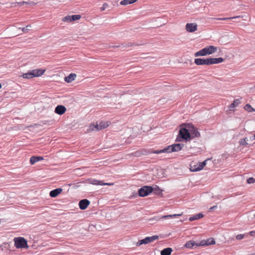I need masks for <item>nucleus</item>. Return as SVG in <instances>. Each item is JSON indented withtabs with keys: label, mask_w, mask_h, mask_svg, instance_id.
Returning <instances> with one entry per match:
<instances>
[{
	"label": "nucleus",
	"mask_w": 255,
	"mask_h": 255,
	"mask_svg": "<svg viewBox=\"0 0 255 255\" xmlns=\"http://www.w3.org/2000/svg\"><path fill=\"white\" fill-rule=\"evenodd\" d=\"M184 147V144L181 143H176L170 145L167 147L161 149L153 150L151 153L155 154H160L162 153H171L172 152H177L181 150Z\"/></svg>",
	"instance_id": "f257e3e1"
},
{
	"label": "nucleus",
	"mask_w": 255,
	"mask_h": 255,
	"mask_svg": "<svg viewBox=\"0 0 255 255\" xmlns=\"http://www.w3.org/2000/svg\"><path fill=\"white\" fill-rule=\"evenodd\" d=\"M217 50V48L214 46L210 45L197 51L194 54L195 57L204 56L212 54Z\"/></svg>",
	"instance_id": "f03ea898"
},
{
	"label": "nucleus",
	"mask_w": 255,
	"mask_h": 255,
	"mask_svg": "<svg viewBox=\"0 0 255 255\" xmlns=\"http://www.w3.org/2000/svg\"><path fill=\"white\" fill-rule=\"evenodd\" d=\"M44 70L43 69H35L30 70L26 73H24L22 76L25 79H31L35 77H39L41 76L44 72Z\"/></svg>",
	"instance_id": "7ed1b4c3"
},
{
	"label": "nucleus",
	"mask_w": 255,
	"mask_h": 255,
	"mask_svg": "<svg viewBox=\"0 0 255 255\" xmlns=\"http://www.w3.org/2000/svg\"><path fill=\"white\" fill-rule=\"evenodd\" d=\"M190 138L191 133H190L189 129H187L186 128H182L179 130V133L176 141H180L182 139L187 140Z\"/></svg>",
	"instance_id": "20e7f679"
},
{
	"label": "nucleus",
	"mask_w": 255,
	"mask_h": 255,
	"mask_svg": "<svg viewBox=\"0 0 255 255\" xmlns=\"http://www.w3.org/2000/svg\"><path fill=\"white\" fill-rule=\"evenodd\" d=\"M14 242L15 247L17 249H27L28 248L26 240L23 237L15 238Z\"/></svg>",
	"instance_id": "39448f33"
},
{
	"label": "nucleus",
	"mask_w": 255,
	"mask_h": 255,
	"mask_svg": "<svg viewBox=\"0 0 255 255\" xmlns=\"http://www.w3.org/2000/svg\"><path fill=\"white\" fill-rule=\"evenodd\" d=\"M153 188L150 186H144L138 190V195L140 197H145L152 192Z\"/></svg>",
	"instance_id": "423d86ee"
},
{
	"label": "nucleus",
	"mask_w": 255,
	"mask_h": 255,
	"mask_svg": "<svg viewBox=\"0 0 255 255\" xmlns=\"http://www.w3.org/2000/svg\"><path fill=\"white\" fill-rule=\"evenodd\" d=\"M158 236L157 235L153 236L152 237H146L144 239L139 240L137 243L136 245L139 246L143 244H147L153 242L154 240L157 239Z\"/></svg>",
	"instance_id": "0eeeda50"
},
{
	"label": "nucleus",
	"mask_w": 255,
	"mask_h": 255,
	"mask_svg": "<svg viewBox=\"0 0 255 255\" xmlns=\"http://www.w3.org/2000/svg\"><path fill=\"white\" fill-rule=\"evenodd\" d=\"M194 63L197 65H210L209 58H196Z\"/></svg>",
	"instance_id": "6e6552de"
},
{
	"label": "nucleus",
	"mask_w": 255,
	"mask_h": 255,
	"mask_svg": "<svg viewBox=\"0 0 255 255\" xmlns=\"http://www.w3.org/2000/svg\"><path fill=\"white\" fill-rule=\"evenodd\" d=\"M109 126V123L107 122H101L99 124H97L92 128L93 130H100L104 129Z\"/></svg>",
	"instance_id": "1a4fd4ad"
},
{
	"label": "nucleus",
	"mask_w": 255,
	"mask_h": 255,
	"mask_svg": "<svg viewBox=\"0 0 255 255\" xmlns=\"http://www.w3.org/2000/svg\"><path fill=\"white\" fill-rule=\"evenodd\" d=\"M190 133H191V138L197 137L200 136V134L197 128L193 126L189 127Z\"/></svg>",
	"instance_id": "9d476101"
},
{
	"label": "nucleus",
	"mask_w": 255,
	"mask_h": 255,
	"mask_svg": "<svg viewBox=\"0 0 255 255\" xmlns=\"http://www.w3.org/2000/svg\"><path fill=\"white\" fill-rule=\"evenodd\" d=\"M197 29V24L195 23H188L186 25V30L189 32H193Z\"/></svg>",
	"instance_id": "9b49d317"
},
{
	"label": "nucleus",
	"mask_w": 255,
	"mask_h": 255,
	"mask_svg": "<svg viewBox=\"0 0 255 255\" xmlns=\"http://www.w3.org/2000/svg\"><path fill=\"white\" fill-rule=\"evenodd\" d=\"M89 181V183L90 184H92L93 185H100L111 186V185H113L114 184L113 183H104V182H103V181L98 180H96V179H90Z\"/></svg>",
	"instance_id": "f8f14e48"
},
{
	"label": "nucleus",
	"mask_w": 255,
	"mask_h": 255,
	"mask_svg": "<svg viewBox=\"0 0 255 255\" xmlns=\"http://www.w3.org/2000/svg\"><path fill=\"white\" fill-rule=\"evenodd\" d=\"M90 203V201L87 199L81 200L79 203V208L81 210H85L89 205Z\"/></svg>",
	"instance_id": "ddd939ff"
},
{
	"label": "nucleus",
	"mask_w": 255,
	"mask_h": 255,
	"mask_svg": "<svg viewBox=\"0 0 255 255\" xmlns=\"http://www.w3.org/2000/svg\"><path fill=\"white\" fill-rule=\"evenodd\" d=\"M66 109L63 105H58L55 109V112L60 115L63 114L66 112Z\"/></svg>",
	"instance_id": "4468645a"
},
{
	"label": "nucleus",
	"mask_w": 255,
	"mask_h": 255,
	"mask_svg": "<svg viewBox=\"0 0 255 255\" xmlns=\"http://www.w3.org/2000/svg\"><path fill=\"white\" fill-rule=\"evenodd\" d=\"M223 61L224 59L222 57L209 58L210 65L221 63Z\"/></svg>",
	"instance_id": "2eb2a0df"
},
{
	"label": "nucleus",
	"mask_w": 255,
	"mask_h": 255,
	"mask_svg": "<svg viewBox=\"0 0 255 255\" xmlns=\"http://www.w3.org/2000/svg\"><path fill=\"white\" fill-rule=\"evenodd\" d=\"M62 191V189L61 188H57L54 190H53L50 192L49 195L51 197H56L59 194H60Z\"/></svg>",
	"instance_id": "dca6fc26"
},
{
	"label": "nucleus",
	"mask_w": 255,
	"mask_h": 255,
	"mask_svg": "<svg viewBox=\"0 0 255 255\" xmlns=\"http://www.w3.org/2000/svg\"><path fill=\"white\" fill-rule=\"evenodd\" d=\"M42 160H43L42 156H33L30 158V163L31 165H33L36 162Z\"/></svg>",
	"instance_id": "f3484780"
},
{
	"label": "nucleus",
	"mask_w": 255,
	"mask_h": 255,
	"mask_svg": "<svg viewBox=\"0 0 255 255\" xmlns=\"http://www.w3.org/2000/svg\"><path fill=\"white\" fill-rule=\"evenodd\" d=\"M206 161L207 160H205L202 162L199 163V165H197V167L191 168V170L193 172H195V171H199V170H202L203 168V167L206 165Z\"/></svg>",
	"instance_id": "a211bd4d"
},
{
	"label": "nucleus",
	"mask_w": 255,
	"mask_h": 255,
	"mask_svg": "<svg viewBox=\"0 0 255 255\" xmlns=\"http://www.w3.org/2000/svg\"><path fill=\"white\" fill-rule=\"evenodd\" d=\"M76 77V74L71 73L69 76L65 78V81L67 83H70L73 80H74Z\"/></svg>",
	"instance_id": "6ab92c4d"
},
{
	"label": "nucleus",
	"mask_w": 255,
	"mask_h": 255,
	"mask_svg": "<svg viewBox=\"0 0 255 255\" xmlns=\"http://www.w3.org/2000/svg\"><path fill=\"white\" fill-rule=\"evenodd\" d=\"M241 103L240 99H236L230 105L229 108L230 110H231L232 109L234 108L237 107Z\"/></svg>",
	"instance_id": "aec40b11"
},
{
	"label": "nucleus",
	"mask_w": 255,
	"mask_h": 255,
	"mask_svg": "<svg viewBox=\"0 0 255 255\" xmlns=\"http://www.w3.org/2000/svg\"><path fill=\"white\" fill-rule=\"evenodd\" d=\"M203 215L202 213H199L198 214L195 215L192 217H190L189 219L190 221H193L194 220H198L202 217H203Z\"/></svg>",
	"instance_id": "412c9836"
},
{
	"label": "nucleus",
	"mask_w": 255,
	"mask_h": 255,
	"mask_svg": "<svg viewBox=\"0 0 255 255\" xmlns=\"http://www.w3.org/2000/svg\"><path fill=\"white\" fill-rule=\"evenodd\" d=\"M172 251V250L171 248H167L162 250L160 254L161 255H170Z\"/></svg>",
	"instance_id": "4be33fe9"
},
{
	"label": "nucleus",
	"mask_w": 255,
	"mask_h": 255,
	"mask_svg": "<svg viewBox=\"0 0 255 255\" xmlns=\"http://www.w3.org/2000/svg\"><path fill=\"white\" fill-rule=\"evenodd\" d=\"M194 246H198V245L194 241H189L187 242L185 245V247L187 248H191Z\"/></svg>",
	"instance_id": "5701e85b"
},
{
	"label": "nucleus",
	"mask_w": 255,
	"mask_h": 255,
	"mask_svg": "<svg viewBox=\"0 0 255 255\" xmlns=\"http://www.w3.org/2000/svg\"><path fill=\"white\" fill-rule=\"evenodd\" d=\"M137 0H123L120 2V4L124 5L128 4H132Z\"/></svg>",
	"instance_id": "b1692460"
},
{
	"label": "nucleus",
	"mask_w": 255,
	"mask_h": 255,
	"mask_svg": "<svg viewBox=\"0 0 255 255\" xmlns=\"http://www.w3.org/2000/svg\"><path fill=\"white\" fill-rule=\"evenodd\" d=\"M181 215V214H173V215H165V216H163L159 218H158V219L156 218V220H158L161 219H167L169 218H173V217H177V216H180Z\"/></svg>",
	"instance_id": "393cba45"
},
{
	"label": "nucleus",
	"mask_w": 255,
	"mask_h": 255,
	"mask_svg": "<svg viewBox=\"0 0 255 255\" xmlns=\"http://www.w3.org/2000/svg\"><path fill=\"white\" fill-rule=\"evenodd\" d=\"M240 17H241V16L239 15V16H233V17H231L212 18V19L219 20H225L237 18H240Z\"/></svg>",
	"instance_id": "a878e982"
},
{
	"label": "nucleus",
	"mask_w": 255,
	"mask_h": 255,
	"mask_svg": "<svg viewBox=\"0 0 255 255\" xmlns=\"http://www.w3.org/2000/svg\"><path fill=\"white\" fill-rule=\"evenodd\" d=\"M248 141V138L245 137L244 138L241 139L239 141V143L241 145L247 146V145H248V143L247 142Z\"/></svg>",
	"instance_id": "bb28decb"
},
{
	"label": "nucleus",
	"mask_w": 255,
	"mask_h": 255,
	"mask_svg": "<svg viewBox=\"0 0 255 255\" xmlns=\"http://www.w3.org/2000/svg\"><path fill=\"white\" fill-rule=\"evenodd\" d=\"M245 109L248 111H249V112H255V109H254L253 108H252L251 107V106L249 104H247L245 106Z\"/></svg>",
	"instance_id": "cd10ccee"
},
{
	"label": "nucleus",
	"mask_w": 255,
	"mask_h": 255,
	"mask_svg": "<svg viewBox=\"0 0 255 255\" xmlns=\"http://www.w3.org/2000/svg\"><path fill=\"white\" fill-rule=\"evenodd\" d=\"M153 190H152V192L155 194L159 195L162 192V190H160V189L158 187L156 186L155 188H153Z\"/></svg>",
	"instance_id": "c85d7f7f"
},
{
	"label": "nucleus",
	"mask_w": 255,
	"mask_h": 255,
	"mask_svg": "<svg viewBox=\"0 0 255 255\" xmlns=\"http://www.w3.org/2000/svg\"><path fill=\"white\" fill-rule=\"evenodd\" d=\"M31 27L30 25H27L25 27H23L22 28H18L19 29H21L22 32L24 33H27L29 30V28Z\"/></svg>",
	"instance_id": "c756f323"
},
{
	"label": "nucleus",
	"mask_w": 255,
	"mask_h": 255,
	"mask_svg": "<svg viewBox=\"0 0 255 255\" xmlns=\"http://www.w3.org/2000/svg\"><path fill=\"white\" fill-rule=\"evenodd\" d=\"M71 17V15L66 16L62 18V21L64 22H71L72 21Z\"/></svg>",
	"instance_id": "7c9ffc66"
},
{
	"label": "nucleus",
	"mask_w": 255,
	"mask_h": 255,
	"mask_svg": "<svg viewBox=\"0 0 255 255\" xmlns=\"http://www.w3.org/2000/svg\"><path fill=\"white\" fill-rule=\"evenodd\" d=\"M71 18L72 19V21L78 20L81 18V15H71Z\"/></svg>",
	"instance_id": "2f4dec72"
},
{
	"label": "nucleus",
	"mask_w": 255,
	"mask_h": 255,
	"mask_svg": "<svg viewBox=\"0 0 255 255\" xmlns=\"http://www.w3.org/2000/svg\"><path fill=\"white\" fill-rule=\"evenodd\" d=\"M215 244V241L214 240V239H209L207 241H206L205 245H214ZM202 245H205V244H203Z\"/></svg>",
	"instance_id": "473e14b6"
},
{
	"label": "nucleus",
	"mask_w": 255,
	"mask_h": 255,
	"mask_svg": "<svg viewBox=\"0 0 255 255\" xmlns=\"http://www.w3.org/2000/svg\"><path fill=\"white\" fill-rule=\"evenodd\" d=\"M255 182V179L253 177H250L247 179V183L249 184H252Z\"/></svg>",
	"instance_id": "72a5a7b5"
},
{
	"label": "nucleus",
	"mask_w": 255,
	"mask_h": 255,
	"mask_svg": "<svg viewBox=\"0 0 255 255\" xmlns=\"http://www.w3.org/2000/svg\"><path fill=\"white\" fill-rule=\"evenodd\" d=\"M245 235L244 234H239L236 236V239L238 240H241L244 238Z\"/></svg>",
	"instance_id": "f704fd0d"
},
{
	"label": "nucleus",
	"mask_w": 255,
	"mask_h": 255,
	"mask_svg": "<svg viewBox=\"0 0 255 255\" xmlns=\"http://www.w3.org/2000/svg\"><path fill=\"white\" fill-rule=\"evenodd\" d=\"M108 6V4L107 3H104L102 6L101 7L100 10L101 11H104L105 10L106 8Z\"/></svg>",
	"instance_id": "c9c22d12"
},
{
	"label": "nucleus",
	"mask_w": 255,
	"mask_h": 255,
	"mask_svg": "<svg viewBox=\"0 0 255 255\" xmlns=\"http://www.w3.org/2000/svg\"><path fill=\"white\" fill-rule=\"evenodd\" d=\"M249 234L251 236H253V237L255 236V231H252L250 232Z\"/></svg>",
	"instance_id": "e433bc0d"
},
{
	"label": "nucleus",
	"mask_w": 255,
	"mask_h": 255,
	"mask_svg": "<svg viewBox=\"0 0 255 255\" xmlns=\"http://www.w3.org/2000/svg\"><path fill=\"white\" fill-rule=\"evenodd\" d=\"M17 3L19 6H21V5H23L24 3H28V2H26V1H21V2H17Z\"/></svg>",
	"instance_id": "4c0bfd02"
},
{
	"label": "nucleus",
	"mask_w": 255,
	"mask_h": 255,
	"mask_svg": "<svg viewBox=\"0 0 255 255\" xmlns=\"http://www.w3.org/2000/svg\"><path fill=\"white\" fill-rule=\"evenodd\" d=\"M217 207V206H213V207H211L210 208V210H211H211H213V209H214L216 208Z\"/></svg>",
	"instance_id": "58836bf2"
},
{
	"label": "nucleus",
	"mask_w": 255,
	"mask_h": 255,
	"mask_svg": "<svg viewBox=\"0 0 255 255\" xmlns=\"http://www.w3.org/2000/svg\"><path fill=\"white\" fill-rule=\"evenodd\" d=\"M254 135L253 136H251V137H250V139L251 140H255V138H254Z\"/></svg>",
	"instance_id": "ea45409f"
},
{
	"label": "nucleus",
	"mask_w": 255,
	"mask_h": 255,
	"mask_svg": "<svg viewBox=\"0 0 255 255\" xmlns=\"http://www.w3.org/2000/svg\"><path fill=\"white\" fill-rule=\"evenodd\" d=\"M131 45H132V44L131 43H129L128 45V46H131Z\"/></svg>",
	"instance_id": "a19ab883"
},
{
	"label": "nucleus",
	"mask_w": 255,
	"mask_h": 255,
	"mask_svg": "<svg viewBox=\"0 0 255 255\" xmlns=\"http://www.w3.org/2000/svg\"><path fill=\"white\" fill-rule=\"evenodd\" d=\"M116 47H121V46H120V45H118V46H116Z\"/></svg>",
	"instance_id": "79ce46f5"
},
{
	"label": "nucleus",
	"mask_w": 255,
	"mask_h": 255,
	"mask_svg": "<svg viewBox=\"0 0 255 255\" xmlns=\"http://www.w3.org/2000/svg\"><path fill=\"white\" fill-rule=\"evenodd\" d=\"M1 88V84L0 83V89Z\"/></svg>",
	"instance_id": "37998d69"
},
{
	"label": "nucleus",
	"mask_w": 255,
	"mask_h": 255,
	"mask_svg": "<svg viewBox=\"0 0 255 255\" xmlns=\"http://www.w3.org/2000/svg\"><path fill=\"white\" fill-rule=\"evenodd\" d=\"M254 138H255V134H254Z\"/></svg>",
	"instance_id": "c03bdc74"
},
{
	"label": "nucleus",
	"mask_w": 255,
	"mask_h": 255,
	"mask_svg": "<svg viewBox=\"0 0 255 255\" xmlns=\"http://www.w3.org/2000/svg\"><path fill=\"white\" fill-rule=\"evenodd\" d=\"M254 217H255V215H254Z\"/></svg>",
	"instance_id": "a18cd8bd"
}]
</instances>
